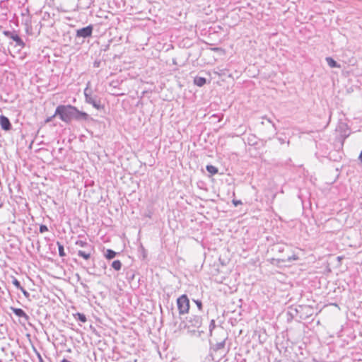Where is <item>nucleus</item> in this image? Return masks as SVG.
<instances>
[{
    "mask_svg": "<svg viewBox=\"0 0 362 362\" xmlns=\"http://www.w3.org/2000/svg\"><path fill=\"white\" fill-rule=\"evenodd\" d=\"M55 115H58L60 119L66 123H70L74 119L78 122L87 121L90 118L86 112L80 111L71 105H58L55 110Z\"/></svg>",
    "mask_w": 362,
    "mask_h": 362,
    "instance_id": "f257e3e1",
    "label": "nucleus"
},
{
    "mask_svg": "<svg viewBox=\"0 0 362 362\" xmlns=\"http://www.w3.org/2000/svg\"><path fill=\"white\" fill-rule=\"evenodd\" d=\"M177 305L180 315H184L189 312V300L187 295L183 294L177 299Z\"/></svg>",
    "mask_w": 362,
    "mask_h": 362,
    "instance_id": "f03ea898",
    "label": "nucleus"
},
{
    "mask_svg": "<svg viewBox=\"0 0 362 362\" xmlns=\"http://www.w3.org/2000/svg\"><path fill=\"white\" fill-rule=\"evenodd\" d=\"M86 102L91 104L97 110H102L104 106L101 104L100 100L96 95H92L87 93V88L84 90Z\"/></svg>",
    "mask_w": 362,
    "mask_h": 362,
    "instance_id": "7ed1b4c3",
    "label": "nucleus"
},
{
    "mask_svg": "<svg viewBox=\"0 0 362 362\" xmlns=\"http://www.w3.org/2000/svg\"><path fill=\"white\" fill-rule=\"evenodd\" d=\"M3 34L6 37H7L8 38H11L13 41H15L16 43V46H19L21 48L24 47L25 43L22 40V39L20 37V36L18 34H16L15 32H11V31H9V30H4L3 32Z\"/></svg>",
    "mask_w": 362,
    "mask_h": 362,
    "instance_id": "20e7f679",
    "label": "nucleus"
},
{
    "mask_svg": "<svg viewBox=\"0 0 362 362\" xmlns=\"http://www.w3.org/2000/svg\"><path fill=\"white\" fill-rule=\"evenodd\" d=\"M93 30V26L92 25H89L86 27L78 29L76 30V37L83 38L89 37L92 35Z\"/></svg>",
    "mask_w": 362,
    "mask_h": 362,
    "instance_id": "39448f33",
    "label": "nucleus"
},
{
    "mask_svg": "<svg viewBox=\"0 0 362 362\" xmlns=\"http://www.w3.org/2000/svg\"><path fill=\"white\" fill-rule=\"evenodd\" d=\"M202 317L197 315H192L187 318V323L189 327L199 328L202 325Z\"/></svg>",
    "mask_w": 362,
    "mask_h": 362,
    "instance_id": "423d86ee",
    "label": "nucleus"
},
{
    "mask_svg": "<svg viewBox=\"0 0 362 362\" xmlns=\"http://www.w3.org/2000/svg\"><path fill=\"white\" fill-rule=\"evenodd\" d=\"M0 125L1 129L5 131H9L12 128L9 119L4 115L0 116Z\"/></svg>",
    "mask_w": 362,
    "mask_h": 362,
    "instance_id": "0eeeda50",
    "label": "nucleus"
},
{
    "mask_svg": "<svg viewBox=\"0 0 362 362\" xmlns=\"http://www.w3.org/2000/svg\"><path fill=\"white\" fill-rule=\"evenodd\" d=\"M11 309L16 316L23 317L26 321L28 320L29 316L21 308H11Z\"/></svg>",
    "mask_w": 362,
    "mask_h": 362,
    "instance_id": "6e6552de",
    "label": "nucleus"
},
{
    "mask_svg": "<svg viewBox=\"0 0 362 362\" xmlns=\"http://www.w3.org/2000/svg\"><path fill=\"white\" fill-rule=\"evenodd\" d=\"M92 250L93 248L90 247V249H86V250H78V255L85 259H88L90 257Z\"/></svg>",
    "mask_w": 362,
    "mask_h": 362,
    "instance_id": "1a4fd4ad",
    "label": "nucleus"
},
{
    "mask_svg": "<svg viewBox=\"0 0 362 362\" xmlns=\"http://www.w3.org/2000/svg\"><path fill=\"white\" fill-rule=\"evenodd\" d=\"M325 60L331 68H340V65L332 57H327Z\"/></svg>",
    "mask_w": 362,
    "mask_h": 362,
    "instance_id": "9d476101",
    "label": "nucleus"
},
{
    "mask_svg": "<svg viewBox=\"0 0 362 362\" xmlns=\"http://www.w3.org/2000/svg\"><path fill=\"white\" fill-rule=\"evenodd\" d=\"M206 82V79L204 77L197 76L194 78V83L197 86L202 87Z\"/></svg>",
    "mask_w": 362,
    "mask_h": 362,
    "instance_id": "9b49d317",
    "label": "nucleus"
},
{
    "mask_svg": "<svg viewBox=\"0 0 362 362\" xmlns=\"http://www.w3.org/2000/svg\"><path fill=\"white\" fill-rule=\"evenodd\" d=\"M76 245L86 249H90V247H92L87 242L81 240H77Z\"/></svg>",
    "mask_w": 362,
    "mask_h": 362,
    "instance_id": "f8f14e48",
    "label": "nucleus"
},
{
    "mask_svg": "<svg viewBox=\"0 0 362 362\" xmlns=\"http://www.w3.org/2000/svg\"><path fill=\"white\" fill-rule=\"evenodd\" d=\"M116 254L112 250L108 249L106 251L105 257L108 259H112L116 256Z\"/></svg>",
    "mask_w": 362,
    "mask_h": 362,
    "instance_id": "ddd939ff",
    "label": "nucleus"
},
{
    "mask_svg": "<svg viewBox=\"0 0 362 362\" xmlns=\"http://www.w3.org/2000/svg\"><path fill=\"white\" fill-rule=\"evenodd\" d=\"M74 317L81 322H86L87 321L86 315L83 313H77L74 315Z\"/></svg>",
    "mask_w": 362,
    "mask_h": 362,
    "instance_id": "4468645a",
    "label": "nucleus"
},
{
    "mask_svg": "<svg viewBox=\"0 0 362 362\" xmlns=\"http://www.w3.org/2000/svg\"><path fill=\"white\" fill-rule=\"evenodd\" d=\"M206 170L211 175H215L218 173V169L211 165H206Z\"/></svg>",
    "mask_w": 362,
    "mask_h": 362,
    "instance_id": "2eb2a0df",
    "label": "nucleus"
},
{
    "mask_svg": "<svg viewBox=\"0 0 362 362\" xmlns=\"http://www.w3.org/2000/svg\"><path fill=\"white\" fill-rule=\"evenodd\" d=\"M112 267L116 271H119L122 267V263L119 260H115L112 263Z\"/></svg>",
    "mask_w": 362,
    "mask_h": 362,
    "instance_id": "dca6fc26",
    "label": "nucleus"
},
{
    "mask_svg": "<svg viewBox=\"0 0 362 362\" xmlns=\"http://www.w3.org/2000/svg\"><path fill=\"white\" fill-rule=\"evenodd\" d=\"M57 245L58 246V250H59V255L60 257H64L66 256V253L64 252V246L59 243V242H57Z\"/></svg>",
    "mask_w": 362,
    "mask_h": 362,
    "instance_id": "f3484780",
    "label": "nucleus"
},
{
    "mask_svg": "<svg viewBox=\"0 0 362 362\" xmlns=\"http://www.w3.org/2000/svg\"><path fill=\"white\" fill-rule=\"evenodd\" d=\"M267 122L270 124H272V132H271V135L268 136V139H271L272 137H274V136L276 134V127H275V125L274 124H273L272 122V121L270 120V119H267Z\"/></svg>",
    "mask_w": 362,
    "mask_h": 362,
    "instance_id": "a211bd4d",
    "label": "nucleus"
},
{
    "mask_svg": "<svg viewBox=\"0 0 362 362\" xmlns=\"http://www.w3.org/2000/svg\"><path fill=\"white\" fill-rule=\"evenodd\" d=\"M298 259V257L296 255H293L292 256H288L286 258H283L281 259V262H291L292 260H297Z\"/></svg>",
    "mask_w": 362,
    "mask_h": 362,
    "instance_id": "6ab92c4d",
    "label": "nucleus"
},
{
    "mask_svg": "<svg viewBox=\"0 0 362 362\" xmlns=\"http://www.w3.org/2000/svg\"><path fill=\"white\" fill-rule=\"evenodd\" d=\"M225 346V340L221 341V342H218L217 343L216 345H215V351H218V350H220L221 349H223Z\"/></svg>",
    "mask_w": 362,
    "mask_h": 362,
    "instance_id": "aec40b11",
    "label": "nucleus"
},
{
    "mask_svg": "<svg viewBox=\"0 0 362 362\" xmlns=\"http://www.w3.org/2000/svg\"><path fill=\"white\" fill-rule=\"evenodd\" d=\"M216 327V324H215V320H211V322H210V325H209V333H210V335L212 334V332L213 330L214 329V328Z\"/></svg>",
    "mask_w": 362,
    "mask_h": 362,
    "instance_id": "412c9836",
    "label": "nucleus"
},
{
    "mask_svg": "<svg viewBox=\"0 0 362 362\" xmlns=\"http://www.w3.org/2000/svg\"><path fill=\"white\" fill-rule=\"evenodd\" d=\"M13 284L18 288V289H21L22 288L21 285V283L20 281L16 279H13Z\"/></svg>",
    "mask_w": 362,
    "mask_h": 362,
    "instance_id": "4be33fe9",
    "label": "nucleus"
},
{
    "mask_svg": "<svg viewBox=\"0 0 362 362\" xmlns=\"http://www.w3.org/2000/svg\"><path fill=\"white\" fill-rule=\"evenodd\" d=\"M39 230H40V233H43L48 230V228L45 225H40Z\"/></svg>",
    "mask_w": 362,
    "mask_h": 362,
    "instance_id": "5701e85b",
    "label": "nucleus"
},
{
    "mask_svg": "<svg viewBox=\"0 0 362 362\" xmlns=\"http://www.w3.org/2000/svg\"><path fill=\"white\" fill-rule=\"evenodd\" d=\"M273 250H276L279 252H282L284 250V247L282 245H276Z\"/></svg>",
    "mask_w": 362,
    "mask_h": 362,
    "instance_id": "b1692460",
    "label": "nucleus"
},
{
    "mask_svg": "<svg viewBox=\"0 0 362 362\" xmlns=\"http://www.w3.org/2000/svg\"><path fill=\"white\" fill-rule=\"evenodd\" d=\"M194 303H196L198 309L199 310H202V301L199 300H194Z\"/></svg>",
    "mask_w": 362,
    "mask_h": 362,
    "instance_id": "393cba45",
    "label": "nucleus"
},
{
    "mask_svg": "<svg viewBox=\"0 0 362 362\" xmlns=\"http://www.w3.org/2000/svg\"><path fill=\"white\" fill-rule=\"evenodd\" d=\"M20 290L22 291L25 298H28L30 296V293L23 287H22Z\"/></svg>",
    "mask_w": 362,
    "mask_h": 362,
    "instance_id": "a878e982",
    "label": "nucleus"
},
{
    "mask_svg": "<svg viewBox=\"0 0 362 362\" xmlns=\"http://www.w3.org/2000/svg\"><path fill=\"white\" fill-rule=\"evenodd\" d=\"M57 115H55V113H54V115H52V116H51V117H47V118L46 119V120H45V122H46V123L50 122L52 120V119H53L54 117H56Z\"/></svg>",
    "mask_w": 362,
    "mask_h": 362,
    "instance_id": "bb28decb",
    "label": "nucleus"
},
{
    "mask_svg": "<svg viewBox=\"0 0 362 362\" xmlns=\"http://www.w3.org/2000/svg\"><path fill=\"white\" fill-rule=\"evenodd\" d=\"M233 204H234L235 206H237L239 204H242V202L240 200L233 199Z\"/></svg>",
    "mask_w": 362,
    "mask_h": 362,
    "instance_id": "cd10ccee",
    "label": "nucleus"
},
{
    "mask_svg": "<svg viewBox=\"0 0 362 362\" xmlns=\"http://www.w3.org/2000/svg\"><path fill=\"white\" fill-rule=\"evenodd\" d=\"M36 354H37V358L39 360V362H45L42 356L40 355V354L37 351H36Z\"/></svg>",
    "mask_w": 362,
    "mask_h": 362,
    "instance_id": "c85d7f7f",
    "label": "nucleus"
},
{
    "mask_svg": "<svg viewBox=\"0 0 362 362\" xmlns=\"http://www.w3.org/2000/svg\"><path fill=\"white\" fill-rule=\"evenodd\" d=\"M141 250H142V252H143V254H144V257H146V251H145V249L143 247V246H141Z\"/></svg>",
    "mask_w": 362,
    "mask_h": 362,
    "instance_id": "c756f323",
    "label": "nucleus"
},
{
    "mask_svg": "<svg viewBox=\"0 0 362 362\" xmlns=\"http://www.w3.org/2000/svg\"><path fill=\"white\" fill-rule=\"evenodd\" d=\"M249 140H250V141H249V144H252H252H255V141L253 142V139H249Z\"/></svg>",
    "mask_w": 362,
    "mask_h": 362,
    "instance_id": "7c9ffc66",
    "label": "nucleus"
},
{
    "mask_svg": "<svg viewBox=\"0 0 362 362\" xmlns=\"http://www.w3.org/2000/svg\"><path fill=\"white\" fill-rule=\"evenodd\" d=\"M62 362H70L69 361H68L67 359L66 358H64Z\"/></svg>",
    "mask_w": 362,
    "mask_h": 362,
    "instance_id": "2f4dec72",
    "label": "nucleus"
},
{
    "mask_svg": "<svg viewBox=\"0 0 362 362\" xmlns=\"http://www.w3.org/2000/svg\"><path fill=\"white\" fill-rule=\"evenodd\" d=\"M81 285H82L84 288H85V287H87V286H86L85 284H83V283H81Z\"/></svg>",
    "mask_w": 362,
    "mask_h": 362,
    "instance_id": "473e14b6",
    "label": "nucleus"
},
{
    "mask_svg": "<svg viewBox=\"0 0 362 362\" xmlns=\"http://www.w3.org/2000/svg\"><path fill=\"white\" fill-rule=\"evenodd\" d=\"M2 205H3L2 204H0V208L2 207Z\"/></svg>",
    "mask_w": 362,
    "mask_h": 362,
    "instance_id": "72a5a7b5",
    "label": "nucleus"
}]
</instances>
